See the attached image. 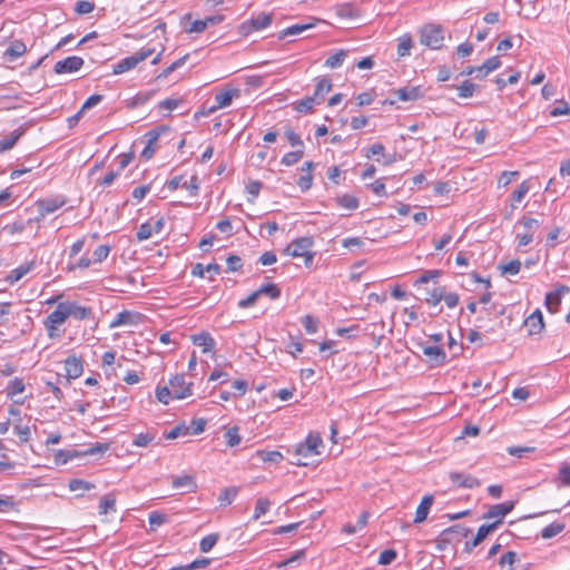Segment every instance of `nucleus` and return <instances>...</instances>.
<instances>
[{
    "instance_id": "nucleus-33",
    "label": "nucleus",
    "mask_w": 570,
    "mask_h": 570,
    "mask_svg": "<svg viewBox=\"0 0 570 570\" xmlns=\"http://www.w3.org/2000/svg\"><path fill=\"white\" fill-rule=\"evenodd\" d=\"M26 51V45L21 40H16L7 48L4 56L13 60L24 55Z\"/></svg>"
},
{
    "instance_id": "nucleus-4",
    "label": "nucleus",
    "mask_w": 570,
    "mask_h": 570,
    "mask_svg": "<svg viewBox=\"0 0 570 570\" xmlns=\"http://www.w3.org/2000/svg\"><path fill=\"white\" fill-rule=\"evenodd\" d=\"M153 48H141L134 55L126 57L112 66L114 75H121L134 69L139 62L146 60L154 53Z\"/></svg>"
},
{
    "instance_id": "nucleus-8",
    "label": "nucleus",
    "mask_w": 570,
    "mask_h": 570,
    "mask_svg": "<svg viewBox=\"0 0 570 570\" xmlns=\"http://www.w3.org/2000/svg\"><path fill=\"white\" fill-rule=\"evenodd\" d=\"M193 383H186L184 374H176L169 380V387L173 392V397L183 400L191 395Z\"/></svg>"
},
{
    "instance_id": "nucleus-60",
    "label": "nucleus",
    "mask_w": 570,
    "mask_h": 570,
    "mask_svg": "<svg viewBox=\"0 0 570 570\" xmlns=\"http://www.w3.org/2000/svg\"><path fill=\"white\" fill-rule=\"evenodd\" d=\"M397 557V552L393 549H386L380 553L379 564L387 566L391 564Z\"/></svg>"
},
{
    "instance_id": "nucleus-57",
    "label": "nucleus",
    "mask_w": 570,
    "mask_h": 570,
    "mask_svg": "<svg viewBox=\"0 0 570 570\" xmlns=\"http://www.w3.org/2000/svg\"><path fill=\"white\" fill-rule=\"evenodd\" d=\"M502 274L517 275L521 268V262L519 259H512L504 265L499 267Z\"/></svg>"
},
{
    "instance_id": "nucleus-53",
    "label": "nucleus",
    "mask_w": 570,
    "mask_h": 570,
    "mask_svg": "<svg viewBox=\"0 0 570 570\" xmlns=\"http://www.w3.org/2000/svg\"><path fill=\"white\" fill-rule=\"evenodd\" d=\"M304 155V151L302 149H298V150H295V151H289V153H286L283 157H282V160L281 163L285 166H293L295 165L296 163H298L301 160V158L303 157Z\"/></svg>"
},
{
    "instance_id": "nucleus-64",
    "label": "nucleus",
    "mask_w": 570,
    "mask_h": 570,
    "mask_svg": "<svg viewBox=\"0 0 570 570\" xmlns=\"http://www.w3.org/2000/svg\"><path fill=\"white\" fill-rule=\"evenodd\" d=\"M559 480L561 485L570 487V464L562 463L559 469Z\"/></svg>"
},
{
    "instance_id": "nucleus-61",
    "label": "nucleus",
    "mask_w": 570,
    "mask_h": 570,
    "mask_svg": "<svg viewBox=\"0 0 570 570\" xmlns=\"http://www.w3.org/2000/svg\"><path fill=\"white\" fill-rule=\"evenodd\" d=\"M236 495L237 490L235 488H227L219 494L218 501L220 502L222 505L230 504L233 500L236 498Z\"/></svg>"
},
{
    "instance_id": "nucleus-50",
    "label": "nucleus",
    "mask_w": 570,
    "mask_h": 570,
    "mask_svg": "<svg viewBox=\"0 0 570 570\" xmlns=\"http://www.w3.org/2000/svg\"><path fill=\"white\" fill-rule=\"evenodd\" d=\"M148 522L150 525V530L155 531L157 527L167 522V515L158 511H153L149 513Z\"/></svg>"
},
{
    "instance_id": "nucleus-2",
    "label": "nucleus",
    "mask_w": 570,
    "mask_h": 570,
    "mask_svg": "<svg viewBox=\"0 0 570 570\" xmlns=\"http://www.w3.org/2000/svg\"><path fill=\"white\" fill-rule=\"evenodd\" d=\"M314 245L312 237L305 236L293 240L286 248L285 254L292 257H304V264L306 267H311L314 262V253L311 248Z\"/></svg>"
},
{
    "instance_id": "nucleus-31",
    "label": "nucleus",
    "mask_w": 570,
    "mask_h": 570,
    "mask_svg": "<svg viewBox=\"0 0 570 570\" xmlns=\"http://www.w3.org/2000/svg\"><path fill=\"white\" fill-rule=\"evenodd\" d=\"M22 135L23 130L17 129L10 132V135H8L7 137L2 138L0 140V154L11 149Z\"/></svg>"
},
{
    "instance_id": "nucleus-37",
    "label": "nucleus",
    "mask_w": 570,
    "mask_h": 570,
    "mask_svg": "<svg viewBox=\"0 0 570 570\" xmlns=\"http://www.w3.org/2000/svg\"><path fill=\"white\" fill-rule=\"evenodd\" d=\"M224 439L226 445L229 448L238 445L242 441V438L239 435V429L237 426L226 429V431L224 432Z\"/></svg>"
},
{
    "instance_id": "nucleus-23",
    "label": "nucleus",
    "mask_w": 570,
    "mask_h": 570,
    "mask_svg": "<svg viewBox=\"0 0 570 570\" xmlns=\"http://www.w3.org/2000/svg\"><path fill=\"white\" fill-rule=\"evenodd\" d=\"M433 502H434V497L432 494H426L422 498V500L415 511V518L413 520L414 523H416V524L422 523L423 521L426 520Z\"/></svg>"
},
{
    "instance_id": "nucleus-22",
    "label": "nucleus",
    "mask_w": 570,
    "mask_h": 570,
    "mask_svg": "<svg viewBox=\"0 0 570 570\" xmlns=\"http://www.w3.org/2000/svg\"><path fill=\"white\" fill-rule=\"evenodd\" d=\"M35 267H36V262L35 261L26 262V263L21 264L20 266H18L17 268L12 269L6 276L4 281L8 284L12 285L16 282L20 281L24 275L30 273Z\"/></svg>"
},
{
    "instance_id": "nucleus-34",
    "label": "nucleus",
    "mask_w": 570,
    "mask_h": 570,
    "mask_svg": "<svg viewBox=\"0 0 570 570\" xmlns=\"http://www.w3.org/2000/svg\"><path fill=\"white\" fill-rule=\"evenodd\" d=\"M501 520H497L490 524H482L474 537V544H480L491 532H493L499 524H501Z\"/></svg>"
},
{
    "instance_id": "nucleus-45",
    "label": "nucleus",
    "mask_w": 570,
    "mask_h": 570,
    "mask_svg": "<svg viewBox=\"0 0 570 570\" xmlns=\"http://www.w3.org/2000/svg\"><path fill=\"white\" fill-rule=\"evenodd\" d=\"M257 291L259 296L267 295L272 299H277L281 296V289L273 283L264 284Z\"/></svg>"
},
{
    "instance_id": "nucleus-7",
    "label": "nucleus",
    "mask_w": 570,
    "mask_h": 570,
    "mask_svg": "<svg viewBox=\"0 0 570 570\" xmlns=\"http://www.w3.org/2000/svg\"><path fill=\"white\" fill-rule=\"evenodd\" d=\"M501 66V60L499 57H491L487 59L481 66L479 67H466L464 70L461 71V76H471L474 75L476 79H483L485 78L490 72L497 70Z\"/></svg>"
},
{
    "instance_id": "nucleus-27",
    "label": "nucleus",
    "mask_w": 570,
    "mask_h": 570,
    "mask_svg": "<svg viewBox=\"0 0 570 570\" xmlns=\"http://www.w3.org/2000/svg\"><path fill=\"white\" fill-rule=\"evenodd\" d=\"M332 89V82L328 78H320L315 85L314 95L312 96L314 100L317 101V105L324 101L326 94H328Z\"/></svg>"
},
{
    "instance_id": "nucleus-25",
    "label": "nucleus",
    "mask_w": 570,
    "mask_h": 570,
    "mask_svg": "<svg viewBox=\"0 0 570 570\" xmlns=\"http://www.w3.org/2000/svg\"><path fill=\"white\" fill-rule=\"evenodd\" d=\"M194 345L203 347L204 353L212 352L215 348V340L208 332H200L191 336Z\"/></svg>"
},
{
    "instance_id": "nucleus-28",
    "label": "nucleus",
    "mask_w": 570,
    "mask_h": 570,
    "mask_svg": "<svg viewBox=\"0 0 570 570\" xmlns=\"http://www.w3.org/2000/svg\"><path fill=\"white\" fill-rule=\"evenodd\" d=\"M335 10L341 19H356L361 16L360 9L350 2L338 4Z\"/></svg>"
},
{
    "instance_id": "nucleus-46",
    "label": "nucleus",
    "mask_w": 570,
    "mask_h": 570,
    "mask_svg": "<svg viewBox=\"0 0 570 570\" xmlns=\"http://www.w3.org/2000/svg\"><path fill=\"white\" fill-rule=\"evenodd\" d=\"M210 562H212V560L209 558H200V559L194 560L193 562H190L188 564L174 567L169 570H195V569L205 568V567L209 566Z\"/></svg>"
},
{
    "instance_id": "nucleus-52",
    "label": "nucleus",
    "mask_w": 570,
    "mask_h": 570,
    "mask_svg": "<svg viewBox=\"0 0 570 570\" xmlns=\"http://www.w3.org/2000/svg\"><path fill=\"white\" fill-rule=\"evenodd\" d=\"M443 297H444V288L443 287H434L433 289L428 292V296H426L425 301L430 305H438L442 301Z\"/></svg>"
},
{
    "instance_id": "nucleus-35",
    "label": "nucleus",
    "mask_w": 570,
    "mask_h": 570,
    "mask_svg": "<svg viewBox=\"0 0 570 570\" xmlns=\"http://www.w3.org/2000/svg\"><path fill=\"white\" fill-rule=\"evenodd\" d=\"M255 455L261 461L268 463H279L283 460V454L279 451L258 450Z\"/></svg>"
},
{
    "instance_id": "nucleus-42",
    "label": "nucleus",
    "mask_w": 570,
    "mask_h": 570,
    "mask_svg": "<svg viewBox=\"0 0 570 570\" xmlns=\"http://www.w3.org/2000/svg\"><path fill=\"white\" fill-rule=\"evenodd\" d=\"M515 561L517 553L514 551H508L499 558L498 563L502 570H513Z\"/></svg>"
},
{
    "instance_id": "nucleus-49",
    "label": "nucleus",
    "mask_w": 570,
    "mask_h": 570,
    "mask_svg": "<svg viewBox=\"0 0 570 570\" xmlns=\"http://www.w3.org/2000/svg\"><path fill=\"white\" fill-rule=\"evenodd\" d=\"M269 508H271V501L267 498H259L256 501L253 519L258 520L262 515H264L269 510Z\"/></svg>"
},
{
    "instance_id": "nucleus-58",
    "label": "nucleus",
    "mask_w": 570,
    "mask_h": 570,
    "mask_svg": "<svg viewBox=\"0 0 570 570\" xmlns=\"http://www.w3.org/2000/svg\"><path fill=\"white\" fill-rule=\"evenodd\" d=\"M302 325L307 334H314L317 332L318 322L315 317L311 315H305L302 318Z\"/></svg>"
},
{
    "instance_id": "nucleus-9",
    "label": "nucleus",
    "mask_w": 570,
    "mask_h": 570,
    "mask_svg": "<svg viewBox=\"0 0 570 570\" xmlns=\"http://www.w3.org/2000/svg\"><path fill=\"white\" fill-rule=\"evenodd\" d=\"M63 196L49 197L37 200L36 205L38 208L39 217L38 220L45 218L47 215L55 213L66 204Z\"/></svg>"
},
{
    "instance_id": "nucleus-39",
    "label": "nucleus",
    "mask_w": 570,
    "mask_h": 570,
    "mask_svg": "<svg viewBox=\"0 0 570 570\" xmlns=\"http://www.w3.org/2000/svg\"><path fill=\"white\" fill-rule=\"evenodd\" d=\"M79 455V452L76 450H59L55 454V463L57 465H62L73 460Z\"/></svg>"
},
{
    "instance_id": "nucleus-6",
    "label": "nucleus",
    "mask_w": 570,
    "mask_h": 570,
    "mask_svg": "<svg viewBox=\"0 0 570 570\" xmlns=\"http://www.w3.org/2000/svg\"><path fill=\"white\" fill-rule=\"evenodd\" d=\"M273 20L272 13H261L257 17H253L244 22H242L238 27V33L247 37L254 31L263 30L267 28Z\"/></svg>"
},
{
    "instance_id": "nucleus-16",
    "label": "nucleus",
    "mask_w": 570,
    "mask_h": 570,
    "mask_svg": "<svg viewBox=\"0 0 570 570\" xmlns=\"http://www.w3.org/2000/svg\"><path fill=\"white\" fill-rule=\"evenodd\" d=\"M524 327L527 328L529 335H537L543 331V328H544L543 315L539 308H537L532 314H530L525 318Z\"/></svg>"
},
{
    "instance_id": "nucleus-63",
    "label": "nucleus",
    "mask_w": 570,
    "mask_h": 570,
    "mask_svg": "<svg viewBox=\"0 0 570 570\" xmlns=\"http://www.w3.org/2000/svg\"><path fill=\"white\" fill-rule=\"evenodd\" d=\"M14 432L18 434L21 443L28 442L30 440L31 431L28 425H21L20 423H16Z\"/></svg>"
},
{
    "instance_id": "nucleus-55",
    "label": "nucleus",
    "mask_w": 570,
    "mask_h": 570,
    "mask_svg": "<svg viewBox=\"0 0 570 570\" xmlns=\"http://www.w3.org/2000/svg\"><path fill=\"white\" fill-rule=\"evenodd\" d=\"M68 488L70 491H78V490L89 491L95 488V484H92L88 481L81 480V479H72L69 481Z\"/></svg>"
},
{
    "instance_id": "nucleus-14",
    "label": "nucleus",
    "mask_w": 570,
    "mask_h": 570,
    "mask_svg": "<svg viewBox=\"0 0 570 570\" xmlns=\"http://www.w3.org/2000/svg\"><path fill=\"white\" fill-rule=\"evenodd\" d=\"M419 346L422 353L429 358L432 366H440L445 363L446 354L441 347L424 345L423 343H419Z\"/></svg>"
},
{
    "instance_id": "nucleus-18",
    "label": "nucleus",
    "mask_w": 570,
    "mask_h": 570,
    "mask_svg": "<svg viewBox=\"0 0 570 570\" xmlns=\"http://www.w3.org/2000/svg\"><path fill=\"white\" fill-rule=\"evenodd\" d=\"M449 478L451 482L459 488L474 489L480 485V481L470 474L461 472H451Z\"/></svg>"
},
{
    "instance_id": "nucleus-54",
    "label": "nucleus",
    "mask_w": 570,
    "mask_h": 570,
    "mask_svg": "<svg viewBox=\"0 0 570 570\" xmlns=\"http://www.w3.org/2000/svg\"><path fill=\"white\" fill-rule=\"evenodd\" d=\"M519 225H522L525 232L534 233L541 225L540 220L537 218H531L523 216L518 222Z\"/></svg>"
},
{
    "instance_id": "nucleus-30",
    "label": "nucleus",
    "mask_w": 570,
    "mask_h": 570,
    "mask_svg": "<svg viewBox=\"0 0 570 570\" xmlns=\"http://www.w3.org/2000/svg\"><path fill=\"white\" fill-rule=\"evenodd\" d=\"M26 390V385L22 381V379L14 377L13 380L9 381L6 387V394L9 399L13 400L18 394L23 393Z\"/></svg>"
},
{
    "instance_id": "nucleus-47",
    "label": "nucleus",
    "mask_w": 570,
    "mask_h": 570,
    "mask_svg": "<svg viewBox=\"0 0 570 570\" xmlns=\"http://www.w3.org/2000/svg\"><path fill=\"white\" fill-rule=\"evenodd\" d=\"M315 105H317V101L314 100V98L312 96H308V97H305L304 99L297 101L295 104V109L298 112L307 114V112L313 111Z\"/></svg>"
},
{
    "instance_id": "nucleus-19",
    "label": "nucleus",
    "mask_w": 570,
    "mask_h": 570,
    "mask_svg": "<svg viewBox=\"0 0 570 570\" xmlns=\"http://www.w3.org/2000/svg\"><path fill=\"white\" fill-rule=\"evenodd\" d=\"M171 485L176 490H181V493H193L197 489L195 478L188 474L175 476Z\"/></svg>"
},
{
    "instance_id": "nucleus-44",
    "label": "nucleus",
    "mask_w": 570,
    "mask_h": 570,
    "mask_svg": "<svg viewBox=\"0 0 570 570\" xmlns=\"http://www.w3.org/2000/svg\"><path fill=\"white\" fill-rule=\"evenodd\" d=\"M218 539V533H210L204 537L199 542V550L204 553L209 552L216 546Z\"/></svg>"
},
{
    "instance_id": "nucleus-12",
    "label": "nucleus",
    "mask_w": 570,
    "mask_h": 570,
    "mask_svg": "<svg viewBox=\"0 0 570 570\" xmlns=\"http://www.w3.org/2000/svg\"><path fill=\"white\" fill-rule=\"evenodd\" d=\"M165 226L163 217L157 218L154 223L146 222L141 224L137 230V239L139 242L149 239L154 234H160Z\"/></svg>"
},
{
    "instance_id": "nucleus-48",
    "label": "nucleus",
    "mask_w": 570,
    "mask_h": 570,
    "mask_svg": "<svg viewBox=\"0 0 570 570\" xmlns=\"http://www.w3.org/2000/svg\"><path fill=\"white\" fill-rule=\"evenodd\" d=\"M476 88H478V85H475L469 80L463 81L462 85L456 87L460 98L472 97L474 95V91L476 90Z\"/></svg>"
},
{
    "instance_id": "nucleus-21",
    "label": "nucleus",
    "mask_w": 570,
    "mask_h": 570,
    "mask_svg": "<svg viewBox=\"0 0 570 570\" xmlns=\"http://www.w3.org/2000/svg\"><path fill=\"white\" fill-rule=\"evenodd\" d=\"M394 95L401 101H414L423 97V90L420 86H409L396 89Z\"/></svg>"
},
{
    "instance_id": "nucleus-62",
    "label": "nucleus",
    "mask_w": 570,
    "mask_h": 570,
    "mask_svg": "<svg viewBox=\"0 0 570 570\" xmlns=\"http://www.w3.org/2000/svg\"><path fill=\"white\" fill-rule=\"evenodd\" d=\"M111 247L109 245H100L94 250V262L95 263H101L104 262L109 253Z\"/></svg>"
},
{
    "instance_id": "nucleus-13",
    "label": "nucleus",
    "mask_w": 570,
    "mask_h": 570,
    "mask_svg": "<svg viewBox=\"0 0 570 570\" xmlns=\"http://www.w3.org/2000/svg\"><path fill=\"white\" fill-rule=\"evenodd\" d=\"M83 66V59L78 56L67 57L55 63L53 70L56 73H67L78 71Z\"/></svg>"
},
{
    "instance_id": "nucleus-3",
    "label": "nucleus",
    "mask_w": 570,
    "mask_h": 570,
    "mask_svg": "<svg viewBox=\"0 0 570 570\" xmlns=\"http://www.w3.org/2000/svg\"><path fill=\"white\" fill-rule=\"evenodd\" d=\"M470 532L471 530L469 528L461 524L446 528L436 538V548L440 551H443L449 544L458 543L461 541V539L466 538Z\"/></svg>"
},
{
    "instance_id": "nucleus-11",
    "label": "nucleus",
    "mask_w": 570,
    "mask_h": 570,
    "mask_svg": "<svg viewBox=\"0 0 570 570\" xmlns=\"http://www.w3.org/2000/svg\"><path fill=\"white\" fill-rule=\"evenodd\" d=\"M142 320V315L132 311H121L111 321L109 327L116 328L120 326H135L138 325Z\"/></svg>"
},
{
    "instance_id": "nucleus-5",
    "label": "nucleus",
    "mask_w": 570,
    "mask_h": 570,
    "mask_svg": "<svg viewBox=\"0 0 570 570\" xmlns=\"http://www.w3.org/2000/svg\"><path fill=\"white\" fill-rule=\"evenodd\" d=\"M421 43L431 49H441L443 47V29L439 24L429 23L422 27L420 33Z\"/></svg>"
},
{
    "instance_id": "nucleus-10",
    "label": "nucleus",
    "mask_w": 570,
    "mask_h": 570,
    "mask_svg": "<svg viewBox=\"0 0 570 570\" xmlns=\"http://www.w3.org/2000/svg\"><path fill=\"white\" fill-rule=\"evenodd\" d=\"M570 292V288L566 285H559L556 289L548 292L544 298V306L551 314H556L559 311V306L562 298Z\"/></svg>"
},
{
    "instance_id": "nucleus-41",
    "label": "nucleus",
    "mask_w": 570,
    "mask_h": 570,
    "mask_svg": "<svg viewBox=\"0 0 570 570\" xmlns=\"http://www.w3.org/2000/svg\"><path fill=\"white\" fill-rule=\"evenodd\" d=\"M530 190V185L527 180L522 181L518 188L512 193L511 195V199H512V204H511V207L512 209L515 208V203H520L524 197L525 195L529 193Z\"/></svg>"
},
{
    "instance_id": "nucleus-1",
    "label": "nucleus",
    "mask_w": 570,
    "mask_h": 570,
    "mask_svg": "<svg viewBox=\"0 0 570 570\" xmlns=\"http://www.w3.org/2000/svg\"><path fill=\"white\" fill-rule=\"evenodd\" d=\"M323 444L322 438L317 433H309L305 441L302 443H298L295 446L294 454L297 458L296 461H292V464L299 465V466H306L308 465L307 462L303 461L302 459H306L313 455L320 454L318 448Z\"/></svg>"
},
{
    "instance_id": "nucleus-51",
    "label": "nucleus",
    "mask_w": 570,
    "mask_h": 570,
    "mask_svg": "<svg viewBox=\"0 0 570 570\" xmlns=\"http://www.w3.org/2000/svg\"><path fill=\"white\" fill-rule=\"evenodd\" d=\"M155 440V434L147 432V433H139L134 436L132 445L138 448H144L150 444Z\"/></svg>"
},
{
    "instance_id": "nucleus-43",
    "label": "nucleus",
    "mask_w": 570,
    "mask_h": 570,
    "mask_svg": "<svg viewBox=\"0 0 570 570\" xmlns=\"http://www.w3.org/2000/svg\"><path fill=\"white\" fill-rule=\"evenodd\" d=\"M346 55H347V51L338 50L337 52H335L334 55L330 56L325 60V67H328V68H332V69L341 67L342 63L344 62V59H345Z\"/></svg>"
},
{
    "instance_id": "nucleus-26",
    "label": "nucleus",
    "mask_w": 570,
    "mask_h": 570,
    "mask_svg": "<svg viewBox=\"0 0 570 570\" xmlns=\"http://www.w3.org/2000/svg\"><path fill=\"white\" fill-rule=\"evenodd\" d=\"M69 317L72 316L76 320L82 321L89 318L92 314L90 307L78 305L76 302H65Z\"/></svg>"
},
{
    "instance_id": "nucleus-40",
    "label": "nucleus",
    "mask_w": 570,
    "mask_h": 570,
    "mask_svg": "<svg viewBox=\"0 0 570 570\" xmlns=\"http://www.w3.org/2000/svg\"><path fill=\"white\" fill-rule=\"evenodd\" d=\"M413 41L410 35H403L399 38L397 42V55L399 57H405L410 55Z\"/></svg>"
},
{
    "instance_id": "nucleus-59",
    "label": "nucleus",
    "mask_w": 570,
    "mask_h": 570,
    "mask_svg": "<svg viewBox=\"0 0 570 570\" xmlns=\"http://www.w3.org/2000/svg\"><path fill=\"white\" fill-rule=\"evenodd\" d=\"M95 9V3L87 0H79L75 4V11L78 14H88Z\"/></svg>"
},
{
    "instance_id": "nucleus-20",
    "label": "nucleus",
    "mask_w": 570,
    "mask_h": 570,
    "mask_svg": "<svg viewBox=\"0 0 570 570\" xmlns=\"http://www.w3.org/2000/svg\"><path fill=\"white\" fill-rule=\"evenodd\" d=\"M68 317L69 313L67 312L66 303L61 302L58 304L57 308L46 317L43 324L58 327L63 324Z\"/></svg>"
},
{
    "instance_id": "nucleus-24",
    "label": "nucleus",
    "mask_w": 570,
    "mask_h": 570,
    "mask_svg": "<svg viewBox=\"0 0 570 570\" xmlns=\"http://www.w3.org/2000/svg\"><path fill=\"white\" fill-rule=\"evenodd\" d=\"M514 508V502H503L500 504L492 505L488 512L483 515L484 519H493L498 518V520L502 521V518L510 513Z\"/></svg>"
},
{
    "instance_id": "nucleus-36",
    "label": "nucleus",
    "mask_w": 570,
    "mask_h": 570,
    "mask_svg": "<svg viewBox=\"0 0 570 570\" xmlns=\"http://www.w3.org/2000/svg\"><path fill=\"white\" fill-rule=\"evenodd\" d=\"M335 202L338 206L350 210L356 209L360 204L358 199L355 196L348 194L337 196L335 198Z\"/></svg>"
},
{
    "instance_id": "nucleus-29",
    "label": "nucleus",
    "mask_w": 570,
    "mask_h": 570,
    "mask_svg": "<svg viewBox=\"0 0 570 570\" xmlns=\"http://www.w3.org/2000/svg\"><path fill=\"white\" fill-rule=\"evenodd\" d=\"M315 26V22H308V23H296L291 27H287L279 31L278 39H284L287 36H296L299 35Z\"/></svg>"
},
{
    "instance_id": "nucleus-56",
    "label": "nucleus",
    "mask_w": 570,
    "mask_h": 570,
    "mask_svg": "<svg viewBox=\"0 0 570 570\" xmlns=\"http://www.w3.org/2000/svg\"><path fill=\"white\" fill-rule=\"evenodd\" d=\"M185 435H189V428L184 424H179L174 426L169 432L165 433V439L174 440Z\"/></svg>"
},
{
    "instance_id": "nucleus-17",
    "label": "nucleus",
    "mask_w": 570,
    "mask_h": 570,
    "mask_svg": "<svg viewBox=\"0 0 570 570\" xmlns=\"http://www.w3.org/2000/svg\"><path fill=\"white\" fill-rule=\"evenodd\" d=\"M65 370L67 383H69L70 380L78 379L83 372L81 358L76 355L68 356L65 361Z\"/></svg>"
},
{
    "instance_id": "nucleus-38",
    "label": "nucleus",
    "mask_w": 570,
    "mask_h": 570,
    "mask_svg": "<svg viewBox=\"0 0 570 570\" xmlns=\"http://www.w3.org/2000/svg\"><path fill=\"white\" fill-rule=\"evenodd\" d=\"M566 525L562 522H552L541 530L542 539H551L564 530Z\"/></svg>"
},
{
    "instance_id": "nucleus-15",
    "label": "nucleus",
    "mask_w": 570,
    "mask_h": 570,
    "mask_svg": "<svg viewBox=\"0 0 570 570\" xmlns=\"http://www.w3.org/2000/svg\"><path fill=\"white\" fill-rule=\"evenodd\" d=\"M235 97H239V89L236 88H227L217 92L215 95L216 105L210 108V112L216 111L217 109L226 108L230 106L233 99Z\"/></svg>"
},
{
    "instance_id": "nucleus-32",
    "label": "nucleus",
    "mask_w": 570,
    "mask_h": 570,
    "mask_svg": "<svg viewBox=\"0 0 570 570\" xmlns=\"http://www.w3.org/2000/svg\"><path fill=\"white\" fill-rule=\"evenodd\" d=\"M116 512V497L114 493H108L100 499L99 514H108Z\"/></svg>"
}]
</instances>
